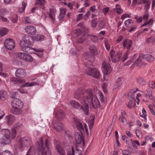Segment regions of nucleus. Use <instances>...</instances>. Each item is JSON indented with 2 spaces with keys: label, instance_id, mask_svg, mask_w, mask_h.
<instances>
[{
  "label": "nucleus",
  "instance_id": "8",
  "mask_svg": "<svg viewBox=\"0 0 155 155\" xmlns=\"http://www.w3.org/2000/svg\"><path fill=\"white\" fill-rule=\"evenodd\" d=\"M102 69L104 75H107L110 74L111 69L110 64L104 61L102 64Z\"/></svg>",
  "mask_w": 155,
  "mask_h": 155
},
{
  "label": "nucleus",
  "instance_id": "34",
  "mask_svg": "<svg viewBox=\"0 0 155 155\" xmlns=\"http://www.w3.org/2000/svg\"><path fill=\"white\" fill-rule=\"evenodd\" d=\"M155 41V37L152 36L148 38L146 42L147 44H153Z\"/></svg>",
  "mask_w": 155,
  "mask_h": 155
},
{
  "label": "nucleus",
  "instance_id": "31",
  "mask_svg": "<svg viewBox=\"0 0 155 155\" xmlns=\"http://www.w3.org/2000/svg\"><path fill=\"white\" fill-rule=\"evenodd\" d=\"M37 1L35 2V5H41V7L43 9H44L45 7L43 5L45 3V0H37Z\"/></svg>",
  "mask_w": 155,
  "mask_h": 155
},
{
  "label": "nucleus",
  "instance_id": "59",
  "mask_svg": "<svg viewBox=\"0 0 155 155\" xmlns=\"http://www.w3.org/2000/svg\"><path fill=\"white\" fill-rule=\"evenodd\" d=\"M142 114L141 115H140V116L142 117L145 118V117H146V116H147V115H146L147 112H146V110L144 108H143L142 110Z\"/></svg>",
  "mask_w": 155,
  "mask_h": 155
},
{
  "label": "nucleus",
  "instance_id": "45",
  "mask_svg": "<svg viewBox=\"0 0 155 155\" xmlns=\"http://www.w3.org/2000/svg\"><path fill=\"white\" fill-rule=\"evenodd\" d=\"M37 83L35 82H31L29 83L28 82L25 83L23 85V87H31L33 85H36Z\"/></svg>",
  "mask_w": 155,
  "mask_h": 155
},
{
  "label": "nucleus",
  "instance_id": "10",
  "mask_svg": "<svg viewBox=\"0 0 155 155\" xmlns=\"http://www.w3.org/2000/svg\"><path fill=\"white\" fill-rule=\"evenodd\" d=\"M18 143L21 147H27L30 144V140L27 137H23L20 139Z\"/></svg>",
  "mask_w": 155,
  "mask_h": 155
},
{
  "label": "nucleus",
  "instance_id": "32",
  "mask_svg": "<svg viewBox=\"0 0 155 155\" xmlns=\"http://www.w3.org/2000/svg\"><path fill=\"white\" fill-rule=\"evenodd\" d=\"M24 60L27 61L31 62L33 61V58L31 55L26 53Z\"/></svg>",
  "mask_w": 155,
  "mask_h": 155
},
{
  "label": "nucleus",
  "instance_id": "18",
  "mask_svg": "<svg viewBox=\"0 0 155 155\" xmlns=\"http://www.w3.org/2000/svg\"><path fill=\"white\" fill-rule=\"evenodd\" d=\"M15 120V117L13 115H9L6 117V121L9 125H12Z\"/></svg>",
  "mask_w": 155,
  "mask_h": 155
},
{
  "label": "nucleus",
  "instance_id": "17",
  "mask_svg": "<svg viewBox=\"0 0 155 155\" xmlns=\"http://www.w3.org/2000/svg\"><path fill=\"white\" fill-rule=\"evenodd\" d=\"M132 41L131 40L128 39H125L123 41V43L124 48H127L129 51V49L132 46Z\"/></svg>",
  "mask_w": 155,
  "mask_h": 155
},
{
  "label": "nucleus",
  "instance_id": "13",
  "mask_svg": "<svg viewBox=\"0 0 155 155\" xmlns=\"http://www.w3.org/2000/svg\"><path fill=\"white\" fill-rule=\"evenodd\" d=\"M89 50L91 52V54H89L87 53H85L84 54V59L85 56V55H89L88 59L90 58V56L91 55H93L94 58V55H96L97 54V50L96 47L94 45H91L90 46L89 48Z\"/></svg>",
  "mask_w": 155,
  "mask_h": 155
},
{
  "label": "nucleus",
  "instance_id": "2",
  "mask_svg": "<svg viewBox=\"0 0 155 155\" xmlns=\"http://www.w3.org/2000/svg\"><path fill=\"white\" fill-rule=\"evenodd\" d=\"M89 56L88 55H85L84 58V59L86 61L84 62L85 66L86 67L85 72L89 76H91L96 78H98L100 75V71L95 68H91L93 65L92 62L94 61V57L93 55H91L88 59Z\"/></svg>",
  "mask_w": 155,
  "mask_h": 155
},
{
  "label": "nucleus",
  "instance_id": "60",
  "mask_svg": "<svg viewBox=\"0 0 155 155\" xmlns=\"http://www.w3.org/2000/svg\"><path fill=\"white\" fill-rule=\"evenodd\" d=\"M75 4V3L74 2H70L68 4V5L70 9H72L73 8V6Z\"/></svg>",
  "mask_w": 155,
  "mask_h": 155
},
{
  "label": "nucleus",
  "instance_id": "25",
  "mask_svg": "<svg viewBox=\"0 0 155 155\" xmlns=\"http://www.w3.org/2000/svg\"><path fill=\"white\" fill-rule=\"evenodd\" d=\"M124 24L127 27H131L134 25L133 21L130 19H129L124 21Z\"/></svg>",
  "mask_w": 155,
  "mask_h": 155
},
{
  "label": "nucleus",
  "instance_id": "36",
  "mask_svg": "<svg viewBox=\"0 0 155 155\" xmlns=\"http://www.w3.org/2000/svg\"><path fill=\"white\" fill-rule=\"evenodd\" d=\"M88 37H89L90 38L92 41V42L94 43L97 42L98 40V37L94 35H90L89 36L88 35Z\"/></svg>",
  "mask_w": 155,
  "mask_h": 155
},
{
  "label": "nucleus",
  "instance_id": "47",
  "mask_svg": "<svg viewBox=\"0 0 155 155\" xmlns=\"http://www.w3.org/2000/svg\"><path fill=\"white\" fill-rule=\"evenodd\" d=\"M22 127V124L20 123H18L16 124L14 126V127L13 129H16V130L19 129L21 127Z\"/></svg>",
  "mask_w": 155,
  "mask_h": 155
},
{
  "label": "nucleus",
  "instance_id": "3",
  "mask_svg": "<svg viewBox=\"0 0 155 155\" xmlns=\"http://www.w3.org/2000/svg\"><path fill=\"white\" fill-rule=\"evenodd\" d=\"M32 39L31 36L26 35L24 36L20 43L22 51L30 54L35 51V49L32 48V44L31 40Z\"/></svg>",
  "mask_w": 155,
  "mask_h": 155
},
{
  "label": "nucleus",
  "instance_id": "53",
  "mask_svg": "<svg viewBox=\"0 0 155 155\" xmlns=\"http://www.w3.org/2000/svg\"><path fill=\"white\" fill-rule=\"evenodd\" d=\"M98 95L100 96L99 98L100 99V101L101 102L104 101V98L103 93L101 92H98Z\"/></svg>",
  "mask_w": 155,
  "mask_h": 155
},
{
  "label": "nucleus",
  "instance_id": "28",
  "mask_svg": "<svg viewBox=\"0 0 155 155\" xmlns=\"http://www.w3.org/2000/svg\"><path fill=\"white\" fill-rule=\"evenodd\" d=\"M114 10L117 13L119 14H121L123 12V10L120 8V6L118 4L116 5Z\"/></svg>",
  "mask_w": 155,
  "mask_h": 155
},
{
  "label": "nucleus",
  "instance_id": "43",
  "mask_svg": "<svg viewBox=\"0 0 155 155\" xmlns=\"http://www.w3.org/2000/svg\"><path fill=\"white\" fill-rule=\"evenodd\" d=\"M137 81L141 85H144L146 84L144 79L141 78H139L137 79Z\"/></svg>",
  "mask_w": 155,
  "mask_h": 155
},
{
  "label": "nucleus",
  "instance_id": "11",
  "mask_svg": "<svg viewBox=\"0 0 155 155\" xmlns=\"http://www.w3.org/2000/svg\"><path fill=\"white\" fill-rule=\"evenodd\" d=\"M81 150L76 149L74 150L73 147H72L68 151V155H82Z\"/></svg>",
  "mask_w": 155,
  "mask_h": 155
},
{
  "label": "nucleus",
  "instance_id": "54",
  "mask_svg": "<svg viewBox=\"0 0 155 155\" xmlns=\"http://www.w3.org/2000/svg\"><path fill=\"white\" fill-rule=\"evenodd\" d=\"M10 93L11 94V96L12 98H15H15H16L17 97L16 96L17 94L15 92H13L12 91H10Z\"/></svg>",
  "mask_w": 155,
  "mask_h": 155
},
{
  "label": "nucleus",
  "instance_id": "38",
  "mask_svg": "<svg viewBox=\"0 0 155 155\" xmlns=\"http://www.w3.org/2000/svg\"><path fill=\"white\" fill-rule=\"evenodd\" d=\"M26 5L27 4L26 2H22L21 8H20L18 9L19 12L20 13H22L24 11L26 7Z\"/></svg>",
  "mask_w": 155,
  "mask_h": 155
},
{
  "label": "nucleus",
  "instance_id": "64",
  "mask_svg": "<svg viewBox=\"0 0 155 155\" xmlns=\"http://www.w3.org/2000/svg\"><path fill=\"white\" fill-rule=\"evenodd\" d=\"M146 5L145 7L147 8V9H148L149 8L150 2L149 1H147V2L145 3Z\"/></svg>",
  "mask_w": 155,
  "mask_h": 155
},
{
  "label": "nucleus",
  "instance_id": "22",
  "mask_svg": "<svg viewBox=\"0 0 155 155\" xmlns=\"http://www.w3.org/2000/svg\"><path fill=\"white\" fill-rule=\"evenodd\" d=\"M56 149L59 155H66L64 150L59 144H58L56 145Z\"/></svg>",
  "mask_w": 155,
  "mask_h": 155
},
{
  "label": "nucleus",
  "instance_id": "16",
  "mask_svg": "<svg viewBox=\"0 0 155 155\" xmlns=\"http://www.w3.org/2000/svg\"><path fill=\"white\" fill-rule=\"evenodd\" d=\"M153 18H151L147 22H145L142 25V27L146 26L148 27L146 28H144L143 29V31H147L150 28L153 24Z\"/></svg>",
  "mask_w": 155,
  "mask_h": 155
},
{
  "label": "nucleus",
  "instance_id": "52",
  "mask_svg": "<svg viewBox=\"0 0 155 155\" xmlns=\"http://www.w3.org/2000/svg\"><path fill=\"white\" fill-rule=\"evenodd\" d=\"M11 20L13 22H16L18 20L17 16L16 15H14L12 17Z\"/></svg>",
  "mask_w": 155,
  "mask_h": 155
},
{
  "label": "nucleus",
  "instance_id": "29",
  "mask_svg": "<svg viewBox=\"0 0 155 155\" xmlns=\"http://www.w3.org/2000/svg\"><path fill=\"white\" fill-rule=\"evenodd\" d=\"M75 121L78 129L81 131V130H83L84 127L81 123L77 120H76Z\"/></svg>",
  "mask_w": 155,
  "mask_h": 155
},
{
  "label": "nucleus",
  "instance_id": "7",
  "mask_svg": "<svg viewBox=\"0 0 155 155\" xmlns=\"http://www.w3.org/2000/svg\"><path fill=\"white\" fill-rule=\"evenodd\" d=\"M4 45L5 48L8 50H12L15 46L14 41L11 38L6 39L4 41Z\"/></svg>",
  "mask_w": 155,
  "mask_h": 155
},
{
  "label": "nucleus",
  "instance_id": "40",
  "mask_svg": "<svg viewBox=\"0 0 155 155\" xmlns=\"http://www.w3.org/2000/svg\"><path fill=\"white\" fill-rule=\"evenodd\" d=\"M149 16V13L148 12L147 10H146L144 12V14L143 15V17H142V18L144 20H145V22H147V20L148 19V17Z\"/></svg>",
  "mask_w": 155,
  "mask_h": 155
},
{
  "label": "nucleus",
  "instance_id": "19",
  "mask_svg": "<svg viewBox=\"0 0 155 155\" xmlns=\"http://www.w3.org/2000/svg\"><path fill=\"white\" fill-rule=\"evenodd\" d=\"M140 56L142 58H146L147 60L149 62H152L154 60L153 57L150 54L144 55L141 54H140Z\"/></svg>",
  "mask_w": 155,
  "mask_h": 155
},
{
  "label": "nucleus",
  "instance_id": "5",
  "mask_svg": "<svg viewBox=\"0 0 155 155\" xmlns=\"http://www.w3.org/2000/svg\"><path fill=\"white\" fill-rule=\"evenodd\" d=\"M12 105V107L11 110L12 113L15 115H19L21 113V109L23 104L21 100L15 98L13 100Z\"/></svg>",
  "mask_w": 155,
  "mask_h": 155
},
{
  "label": "nucleus",
  "instance_id": "51",
  "mask_svg": "<svg viewBox=\"0 0 155 155\" xmlns=\"http://www.w3.org/2000/svg\"><path fill=\"white\" fill-rule=\"evenodd\" d=\"M16 129H13L11 132L12 137V138L14 139L16 136Z\"/></svg>",
  "mask_w": 155,
  "mask_h": 155
},
{
  "label": "nucleus",
  "instance_id": "30",
  "mask_svg": "<svg viewBox=\"0 0 155 155\" xmlns=\"http://www.w3.org/2000/svg\"><path fill=\"white\" fill-rule=\"evenodd\" d=\"M129 51L128 50H127L126 52L124 53L121 59L122 61H124L128 58Z\"/></svg>",
  "mask_w": 155,
  "mask_h": 155
},
{
  "label": "nucleus",
  "instance_id": "46",
  "mask_svg": "<svg viewBox=\"0 0 155 155\" xmlns=\"http://www.w3.org/2000/svg\"><path fill=\"white\" fill-rule=\"evenodd\" d=\"M123 80V78L122 77L119 78L117 80L116 85L117 86L119 87L120 86L122 83V81Z\"/></svg>",
  "mask_w": 155,
  "mask_h": 155
},
{
  "label": "nucleus",
  "instance_id": "21",
  "mask_svg": "<svg viewBox=\"0 0 155 155\" xmlns=\"http://www.w3.org/2000/svg\"><path fill=\"white\" fill-rule=\"evenodd\" d=\"M56 117L59 120H63L64 117V114L63 110H58L55 114Z\"/></svg>",
  "mask_w": 155,
  "mask_h": 155
},
{
  "label": "nucleus",
  "instance_id": "42",
  "mask_svg": "<svg viewBox=\"0 0 155 155\" xmlns=\"http://www.w3.org/2000/svg\"><path fill=\"white\" fill-rule=\"evenodd\" d=\"M26 53L24 52H19L18 53V56L21 59L24 60Z\"/></svg>",
  "mask_w": 155,
  "mask_h": 155
},
{
  "label": "nucleus",
  "instance_id": "35",
  "mask_svg": "<svg viewBox=\"0 0 155 155\" xmlns=\"http://www.w3.org/2000/svg\"><path fill=\"white\" fill-rule=\"evenodd\" d=\"M98 20L97 18H95L92 19L91 21V26L93 28H95L97 25Z\"/></svg>",
  "mask_w": 155,
  "mask_h": 155
},
{
  "label": "nucleus",
  "instance_id": "39",
  "mask_svg": "<svg viewBox=\"0 0 155 155\" xmlns=\"http://www.w3.org/2000/svg\"><path fill=\"white\" fill-rule=\"evenodd\" d=\"M119 120L122 122V124L125 126L127 125V121L125 118V117H122L121 116L119 117Z\"/></svg>",
  "mask_w": 155,
  "mask_h": 155
},
{
  "label": "nucleus",
  "instance_id": "15",
  "mask_svg": "<svg viewBox=\"0 0 155 155\" xmlns=\"http://www.w3.org/2000/svg\"><path fill=\"white\" fill-rule=\"evenodd\" d=\"M25 29L27 34L31 35H34L36 32V30L35 27L32 25L26 26Z\"/></svg>",
  "mask_w": 155,
  "mask_h": 155
},
{
  "label": "nucleus",
  "instance_id": "44",
  "mask_svg": "<svg viewBox=\"0 0 155 155\" xmlns=\"http://www.w3.org/2000/svg\"><path fill=\"white\" fill-rule=\"evenodd\" d=\"M136 102L135 101L134 102L130 101L129 102L128 104L127 105V106L130 109L132 108L133 106L135 107L136 105Z\"/></svg>",
  "mask_w": 155,
  "mask_h": 155
},
{
  "label": "nucleus",
  "instance_id": "62",
  "mask_svg": "<svg viewBox=\"0 0 155 155\" xmlns=\"http://www.w3.org/2000/svg\"><path fill=\"white\" fill-rule=\"evenodd\" d=\"M83 17V14H79L78 15V16L77 17V20L78 21H80L82 19Z\"/></svg>",
  "mask_w": 155,
  "mask_h": 155
},
{
  "label": "nucleus",
  "instance_id": "49",
  "mask_svg": "<svg viewBox=\"0 0 155 155\" xmlns=\"http://www.w3.org/2000/svg\"><path fill=\"white\" fill-rule=\"evenodd\" d=\"M89 11H91L92 13H98V11L96 9L95 6H91L90 7V10Z\"/></svg>",
  "mask_w": 155,
  "mask_h": 155
},
{
  "label": "nucleus",
  "instance_id": "27",
  "mask_svg": "<svg viewBox=\"0 0 155 155\" xmlns=\"http://www.w3.org/2000/svg\"><path fill=\"white\" fill-rule=\"evenodd\" d=\"M8 31L7 28H3L0 29V37L6 35Z\"/></svg>",
  "mask_w": 155,
  "mask_h": 155
},
{
  "label": "nucleus",
  "instance_id": "14",
  "mask_svg": "<svg viewBox=\"0 0 155 155\" xmlns=\"http://www.w3.org/2000/svg\"><path fill=\"white\" fill-rule=\"evenodd\" d=\"M15 74L16 77L20 78H24L26 75L25 70L21 68L17 69L16 71Z\"/></svg>",
  "mask_w": 155,
  "mask_h": 155
},
{
  "label": "nucleus",
  "instance_id": "63",
  "mask_svg": "<svg viewBox=\"0 0 155 155\" xmlns=\"http://www.w3.org/2000/svg\"><path fill=\"white\" fill-rule=\"evenodd\" d=\"M109 11V8L107 7L104 8L103 9V12L104 14L106 15Z\"/></svg>",
  "mask_w": 155,
  "mask_h": 155
},
{
  "label": "nucleus",
  "instance_id": "58",
  "mask_svg": "<svg viewBox=\"0 0 155 155\" xmlns=\"http://www.w3.org/2000/svg\"><path fill=\"white\" fill-rule=\"evenodd\" d=\"M139 57L137 58V60L135 61V63L137 64V65L141 64V59Z\"/></svg>",
  "mask_w": 155,
  "mask_h": 155
},
{
  "label": "nucleus",
  "instance_id": "9",
  "mask_svg": "<svg viewBox=\"0 0 155 155\" xmlns=\"http://www.w3.org/2000/svg\"><path fill=\"white\" fill-rule=\"evenodd\" d=\"M74 137L77 144H80L82 143V146H84V137L82 135H80L79 133H76L74 134Z\"/></svg>",
  "mask_w": 155,
  "mask_h": 155
},
{
  "label": "nucleus",
  "instance_id": "12",
  "mask_svg": "<svg viewBox=\"0 0 155 155\" xmlns=\"http://www.w3.org/2000/svg\"><path fill=\"white\" fill-rule=\"evenodd\" d=\"M10 134V131L8 130H6L5 132V134L2 138V142L3 143L6 144L10 143L11 141L9 136Z\"/></svg>",
  "mask_w": 155,
  "mask_h": 155
},
{
  "label": "nucleus",
  "instance_id": "24",
  "mask_svg": "<svg viewBox=\"0 0 155 155\" xmlns=\"http://www.w3.org/2000/svg\"><path fill=\"white\" fill-rule=\"evenodd\" d=\"M105 27L106 23L105 21L103 20L100 21L98 23L97 27L99 30H101L102 29L105 28Z\"/></svg>",
  "mask_w": 155,
  "mask_h": 155
},
{
  "label": "nucleus",
  "instance_id": "55",
  "mask_svg": "<svg viewBox=\"0 0 155 155\" xmlns=\"http://www.w3.org/2000/svg\"><path fill=\"white\" fill-rule=\"evenodd\" d=\"M89 1H90L88 0H86L85 1V2L84 4V5L85 7H89L91 5Z\"/></svg>",
  "mask_w": 155,
  "mask_h": 155
},
{
  "label": "nucleus",
  "instance_id": "48",
  "mask_svg": "<svg viewBox=\"0 0 155 155\" xmlns=\"http://www.w3.org/2000/svg\"><path fill=\"white\" fill-rule=\"evenodd\" d=\"M1 155H13V154L9 150H6L2 152Z\"/></svg>",
  "mask_w": 155,
  "mask_h": 155
},
{
  "label": "nucleus",
  "instance_id": "1",
  "mask_svg": "<svg viewBox=\"0 0 155 155\" xmlns=\"http://www.w3.org/2000/svg\"><path fill=\"white\" fill-rule=\"evenodd\" d=\"M74 96L75 98L80 101V103L84 106L83 107L78 102L72 100L71 102L72 107L75 109H82L87 115L89 114L88 104L91 107H94L98 102V99L93 94L91 89H87L84 91L82 89L78 90L75 92Z\"/></svg>",
  "mask_w": 155,
  "mask_h": 155
},
{
  "label": "nucleus",
  "instance_id": "61",
  "mask_svg": "<svg viewBox=\"0 0 155 155\" xmlns=\"http://www.w3.org/2000/svg\"><path fill=\"white\" fill-rule=\"evenodd\" d=\"M60 14L64 15L66 12V10L65 9L62 8L60 9Z\"/></svg>",
  "mask_w": 155,
  "mask_h": 155
},
{
  "label": "nucleus",
  "instance_id": "50",
  "mask_svg": "<svg viewBox=\"0 0 155 155\" xmlns=\"http://www.w3.org/2000/svg\"><path fill=\"white\" fill-rule=\"evenodd\" d=\"M131 143L133 144V146L134 147H137V146L135 145V146L134 145V144H136L138 146H139L140 145V144L138 140H133V139H131Z\"/></svg>",
  "mask_w": 155,
  "mask_h": 155
},
{
  "label": "nucleus",
  "instance_id": "20",
  "mask_svg": "<svg viewBox=\"0 0 155 155\" xmlns=\"http://www.w3.org/2000/svg\"><path fill=\"white\" fill-rule=\"evenodd\" d=\"M54 127L57 131H61L62 130L63 125L60 121H57V122L54 124Z\"/></svg>",
  "mask_w": 155,
  "mask_h": 155
},
{
  "label": "nucleus",
  "instance_id": "23",
  "mask_svg": "<svg viewBox=\"0 0 155 155\" xmlns=\"http://www.w3.org/2000/svg\"><path fill=\"white\" fill-rule=\"evenodd\" d=\"M56 10L54 8H51L50 9L49 16L50 18L53 20H55Z\"/></svg>",
  "mask_w": 155,
  "mask_h": 155
},
{
  "label": "nucleus",
  "instance_id": "41",
  "mask_svg": "<svg viewBox=\"0 0 155 155\" xmlns=\"http://www.w3.org/2000/svg\"><path fill=\"white\" fill-rule=\"evenodd\" d=\"M7 95V93L6 91L3 90L0 91V100L2 98H5Z\"/></svg>",
  "mask_w": 155,
  "mask_h": 155
},
{
  "label": "nucleus",
  "instance_id": "37",
  "mask_svg": "<svg viewBox=\"0 0 155 155\" xmlns=\"http://www.w3.org/2000/svg\"><path fill=\"white\" fill-rule=\"evenodd\" d=\"M88 35L87 34L83 35L80 37L78 39V42L79 43H82L87 38Z\"/></svg>",
  "mask_w": 155,
  "mask_h": 155
},
{
  "label": "nucleus",
  "instance_id": "57",
  "mask_svg": "<svg viewBox=\"0 0 155 155\" xmlns=\"http://www.w3.org/2000/svg\"><path fill=\"white\" fill-rule=\"evenodd\" d=\"M137 54H134L133 56H132L130 58V60L133 62L135 59L137 58Z\"/></svg>",
  "mask_w": 155,
  "mask_h": 155
},
{
  "label": "nucleus",
  "instance_id": "6",
  "mask_svg": "<svg viewBox=\"0 0 155 155\" xmlns=\"http://www.w3.org/2000/svg\"><path fill=\"white\" fill-rule=\"evenodd\" d=\"M110 58L113 62H117L120 59L122 56V54L120 52H116L114 50L110 51Z\"/></svg>",
  "mask_w": 155,
  "mask_h": 155
},
{
  "label": "nucleus",
  "instance_id": "4",
  "mask_svg": "<svg viewBox=\"0 0 155 155\" xmlns=\"http://www.w3.org/2000/svg\"><path fill=\"white\" fill-rule=\"evenodd\" d=\"M43 138L41 137L39 141L37 142L38 149L42 151L41 155H51V152L49 148V143L48 139H45V145L46 148L43 146Z\"/></svg>",
  "mask_w": 155,
  "mask_h": 155
},
{
  "label": "nucleus",
  "instance_id": "33",
  "mask_svg": "<svg viewBox=\"0 0 155 155\" xmlns=\"http://www.w3.org/2000/svg\"><path fill=\"white\" fill-rule=\"evenodd\" d=\"M105 45L106 49L109 50L110 48L111 42L107 39H106L104 40Z\"/></svg>",
  "mask_w": 155,
  "mask_h": 155
},
{
  "label": "nucleus",
  "instance_id": "26",
  "mask_svg": "<svg viewBox=\"0 0 155 155\" xmlns=\"http://www.w3.org/2000/svg\"><path fill=\"white\" fill-rule=\"evenodd\" d=\"M45 36L41 35H37L35 36L34 39L37 41H43L44 38Z\"/></svg>",
  "mask_w": 155,
  "mask_h": 155
},
{
  "label": "nucleus",
  "instance_id": "56",
  "mask_svg": "<svg viewBox=\"0 0 155 155\" xmlns=\"http://www.w3.org/2000/svg\"><path fill=\"white\" fill-rule=\"evenodd\" d=\"M149 87L152 88L154 87L155 85L153 81H150L149 82Z\"/></svg>",
  "mask_w": 155,
  "mask_h": 155
}]
</instances>
